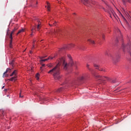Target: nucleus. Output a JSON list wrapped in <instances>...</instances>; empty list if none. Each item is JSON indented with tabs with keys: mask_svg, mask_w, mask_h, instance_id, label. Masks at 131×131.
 Instances as JSON below:
<instances>
[{
	"mask_svg": "<svg viewBox=\"0 0 131 131\" xmlns=\"http://www.w3.org/2000/svg\"><path fill=\"white\" fill-rule=\"evenodd\" d=\"M61 66L64 70H67L69 65L66 62L65 57L59 58L57 61L56 66L48 72L49 74H53L55 80H60L62 77V75L60 74V66Z\"/></svg>",
	"mask_w": 131,
	"mask_h": 131,
	"instance_id": "nucleus-1",
	"label": "nucleus"
},
{
	"mask_svg": "<svg viewBox=\"0 0 131 131\" xmlns=\"http://www.w3.org/2000/svg\"><path fill=\"white\" fill-rule=\"evenodd\" d=\"M93 76L95 78H96V79L99 80L100 83H102V84H105L107 80L108 81H110V82H112V83H116V79H111L107 77H102L99 75H97L95 74H93Z\"/></svg>",
	"mask_w": 131,
	"mask_h": 131,
	"instance_id": "nucleus-2",
	"label": "nucleus"
},
{
	"mask_svg": "<svg viewBox=\"0 0 131 131\" xmlns=\"http://www.w3.org/2000/svg\"><path fill=\"white\" fill-rule=\"evenodd\" d=\"M103 2L106 5L105 8L104 7H102V9L104 11V12H106L107 13H108L111 18H112V16H114V17H115V15H114V11H113V9L111 8V7L109 6V5L108 4V3H107V2L105 1H103Z\"/></svg>",
	"mask_w": 131,
	"mask_h": 131,
	"instance_id": "nucleus-3",
	"label": "nucleus"
},
{
	"mask_svg": "<svg viewBox=\"0 0 131 131\" xmlns=\"http://www.w3.org/2000/svg\"><path fill=\"white\" fill-rule=\"evenodd\" d=\"M128 48H129V49H130V48H131V42H129L128 43L127 45H125L124 43H122V49H123V52H125L126 50H127L128 53H129V55L131 56V53H130V51H129V49H128Z\"/></svg>",
	"mask_w": 131,
	"mask_h": 131,
	"instance_id": "nucleus-4",
	"label": "nucleus"
},
{
	"mask_svg": "<svg viewBox=\"0 0 131 131\" xmlns=\"http://www.w3.org/2000/svg\"><path fill=\"white\" fill-rule=\"evenodd\" d=\"M19 28L18 26H17L16 27H15L14 29L13 30V31L11 32V34L9 35V37L11 39L10 43V48H12V40L13 39V34H14V32L17 30Z\"/></svg>",
	"mask_w": 131,
	"mask_h": 131,
	"instance_id": "nucleus-5",
	"label": "nucleus"
},
{
	"mask_svg": "<svg viewBox=\"0 0 131 131\" xmlns=\"http://www.w3.org/2000/svg\"><path fill=\"white\" fill-rule=\"evenodd\" d=\"M82 4L85 5V6H88L89 4L92 3L93 5H95V2H93L92 0H81Z\"/></svg>",
	"mask_w": 131,
	"mask_h": 131,
	"instance_id": "nucleus-6",
	"label": "nucleus"
},
{
	"mask_svg": "<svg viewBox=\"0 0 131 131\" xmlns=\"http://www.w3.org/2000/svg\"><path fill=\"white\" fill-rule=\"evenodd\" d=\"M68 58L70 59L69 65L71 66H73L74 65V62H73V60H72V57H71V55H68Z\"/></svg>",
	"mask_w": 131,
	"mask_h": 131,
	"instance_id": "nucleus-7",
	"label": "nucleus"
},
{
	"mask_svg": "<svg viewBox=\"0 0 131 131\" xmlns=\"http://www.w3.org/2000/svg\"><path fill=\"white\" fill-rule=\"evenodd\" d=\"M53 59H54V57L49 56L47 59H41L40 60V64H42V62H46V61H48V60H53Z\"/></svg>",
	"mask_w": 131,
	"mask_h": 131,
	"instance_id": "nucleus-8",
	"label": "nucleus"
},
{
	"mask_svg": "<svg viewBox=\"0 0 131 131\" xmlns=\"http://www.w3.org/2000/svg\"><path fill=\"white\" fill-rule=\"evenodd\" d=\"M59 31L60 30L59 29L54 30V31H53L50 33V34H55V35H56L57 33H59Z\"/></svg>",
	"mask_w": 131,
	"mask_h": 131,
	"instance_id": "nucleus-9",
	"label": "nucleus"
},
{
	"mask_svg": "<svg viewBox=\"0 0 131 131\" xmlns=\"http://www.w3.org/2000/svg\"><path fill=\"white\" fill-rule=\"evenodd\" d=\"M10 71H11V69H10V68L7 69L6 72H4L3 74V77H6L5 75L7 74V73H8V72H10Z\"/></svg>",
	"mask_w": 131,
	"mask_h": 131,
	"instance_id": "nucleus-10",
	"label": "nucleus"
},
{
	"mask_svg": "<svg viewBox=\"0 0 131 131\" xmlns=\"http://www.w3.org/2000/svg\"><path fill=\"white\" fill-rule=\"evenodd\" d=\"M74 46H75L74 44L71 43L67 46V48H68V50H69V49L74 48Z\"/></svg>",
	"mask_w": 131,
	"mask_h": 131,
	"instance_id": "nucleus-11",
	"label": "nucleus"
},
{
	"mask_svg": "<svg viewBox=\"0 0 131 131\" xmlns=\"http://www.w3.org/2000/svg\"><path fill=\"white\" fill-rule=\"evenodd\" d=\"M37 22H38V25H37V30H39V29H40V28L41 27V26H40V22L39 21V20H37Z\"/></svg>",
	"mask_w": 131,
	"mask_h": 131,
	"instance_id": "nucleus-12",
	"label": "nucleus"
},
{
	"mask_svg": "<svg viewBox=\"0 0 131 131\" xmlns=\"http://www.w3.org/2000/svg\"><path fill=\"white\" fill-rule=\"evenodd\" d=\"M88 41H89L92 45H95V41L93 40H92L91 38L88 39Z\"/></svg>",
	"mask_w": 131,
	"mask_h": 131,
	"instance_id": "nucleus-13",
	"label": "nucleus"
},
{
	"mask_svg": "<svg viewBox=\"0 0 131 131\" xmlns=\"http://www.w3.org/2000/svg\"><path fill=\"white\" fill-rule=\"evenodd\" d=\"M99 71H103V72H107V70H106V69L102 68L101 67H99V68H98V70Z\"/></svg>",
	"mask_w": 131,
	"mask_h": 131,
	"instance_id": "nucleus-14",
	"label": "nucleus"
},
{
	"mask_svg": "<svg viewBox=\"0 0 131 131\" xmlns=\"http://www.w3.org/2000/svg\"><path fill=\"white\" fill-rule=\"evenodd\" d=\"M86 68L89 70V71H91V72H93V70L90 68V65L89 64H87L86 66Z\"/></svg>",
	"mask_w": 131,
	"mask_h": 131,
	"instance_id": "nucleus-15",
	"label": "nucleus"
},
{
	"mask_svg": "<svg viewBox=\"0 0 131 131\" xmlns=\"http://www.w3.org/2000/svg\"><path fill=\"white\" fill-rule=\"evenodd\" d=\"M16 79H17V77L16 76H14V77H13L12 78H11L9 80L10 81H14V80H16Z\"/></svg>",
	"mask_w": 131,
	"mask_h": 131,
	"instance_id": "nucleus-16",
	"label": "nucleus"
},
{
	"mask_svg": "<svg viewBox=\"0 0 131 131\" xmlns=\"http://www.w3.org/2000/svg\"><path fill=\"white\" fill-rule=\"evenodd\" d=\"M94 67L96 68V69H99L100 68V66L99 64H97L96 63H94Z\"/></svg>",
	"mask_w": 131,
	"mask_h": 131,
	"instance_id": "nucleus-17",
	"label": "nucleus"
},
{
	"mask_svg": "<svg viewBox=\"0 0 131 131\" xmlns=\"http://www.w3.org/2000/svg\"><path fill=\"white\" fill-rule=\"evenodd\" d=\"M13 75H17V70H15L10 75V76H13Z\"/></svg>",
	"mask_w": 131,
	"mask_h": 131,
	"instance_id": "nucleus-18",
	"label": "nucleus"
},
{
	"mask_svg": "<svg viewBox=\"0 0 131 131\" xmlns=\"http://www.w3.org/2000/svg\"><path fill=\"white\" fill-rule=\"evenodd\" d=\"M63 90H64V88H60L59 89H58L57 90V93H61V92H62V91H63Z\"/></svg>",
	"mask_w": 131,
	"mask_h": 131,
	"instance_id": "nucleus-19",
	"label": "nucleus"
},
{
	"mask_svg": "<svg viewBox=\"0 0 131 131\" xmlns=\"http://www.w3.org/2000/svg\"><path fill=\"white\" fill-rule=\"evenodd\" d=\"M22 32H24V29H21V30H20L19 31H18V33H17V34H19V33H21Z\"/></svg>",
	"mask_w": 131,
	"mask_h": 131,
	"instance_id": "nucleus-20",
	"label": "nucleus"
},
{
	"mask_svg": "<svg viewBox=\"0 0 131 131\" xmlns=\"http://www.w3.org/2000/svg\"><path fill=\"white\" fill-rule=\"evenodd\" d=\"M85 75L82 76L80 77V80H83L85 78Z\"/></svg>",
	"mask_w": 131,
	"mask_h": 131,
	"instance_id": "nucleus-21",
	"label": "nucleus"
},
{
	"mask_svg": "<svg viewBox=\"0 0 131 131\" xmlns=\"http://www.w3.org/2000/svg\"><path fill=\"white\" fill-rule=\"evenodd\" d=\"M123 1V3H124V4H125V2H127L128 3H130L131 2V0H122Z\"/></svg>",
	"mask_w": 131,
	"mask_h": 131,
	"instance_id": "nucleus-22",
	"label": "nucleus"
},
{
	"mask_svg": "<svg viewBox=\"0 0 131 131\" xmlns=\"http://www.w3.org/2000/svg\"><path fill=\"white\" fill-rule=\"evenodd\" d=\"M39 73H37L36 75V79H37V80H38V79H39Z\"/></svg>",
	"mask_w": 131,
	"mask_h": 131,
	"instance_id": "nucleus-23",
	"label": "nucleus"
},
{
	"mask_svg": "<svg viewBox=\"0 0 131 131\" xmlns=\"http://www.w3.org/2000/svg\"><path fill=\"white\" fill-rule=\"evenodd\" d=\"M120 58V55H118L116 57V61L115 62H118V59Z\"/></svg>",
	"mask_w": 131,
	"mask_h": 131,
	"instance_id": "nucleus-24",
	"label": "nucleus"
},
{
	"mask_svg": "<svg viewBox=\"0 0 131 131\" xmlns=\"http://www.w3.org/2000/svg\"><path fill=\"white\" fill-rule=\"evenodd\" d=\"M33 30H35V28H33L31 30L32 31V33L31 34V35H32L33 33L34 32V31H33Z\"/></svg>",
	"mask_w": 131,
	"mask_h": 131,
	"instance_id": "nucleus-25",
	"label": "nucleus"
},
{
	"mask_svg": "<svg viewBox=\"0 0 131 131\" xmlns=\"http://www.w3.org/2000/svg\"><path fill=\"white\" fill-rule=\"evenodd\" d=\"M50 8L51 7H50V5H48V6H47V10L48 11V12H50V11H51Z\"/></svg>",
	"mask_w": 131,
	"mask_h": 131,
	"instance_id": "nucleus-26",
	"label": "nucleus"
},
{
	"mask_svg": "<svg viewBox=\"0 0 131 131\" xmlns=\"http://www.w3.org/2000/svg\"><path fill=\"white\" fill-rule=\"evenodd\" d=\"M105 56H109V52L107 51H105Z\"/></svg>",
	"mask_w": 131,
	"mask_h": 131,
	"instance_id": "nucleus-27",
	"label": "nucleus"
},
{
	"mask_svg": "<svg viewBox=\"0 0 131 131\" xmlns=\"http://www.w3.org/2000/svg\"><path fill=\"white\" fill-rule=\"evenodd\" d=\"M47 66L48 67H53V64H52L51 63H50V64H48Z\"/></svg>",
	"mask_w": 131,
	"mask_h": 131,
	"instance_id": "nucleus-28",
	"label": "nucleus"
},
{
	"mask_svg": "<svg viewBox=\"0 0 131 131\" xmlns=\"http://www.w3.org/2000/svg\"><path fill=\"white\" fill-rule=\"evenodd\" d=\"M35 40H34V41H33V48H34V45H35Z\"/></svg>",
	"mask_w": 131,
	"mask_h": 131,
	"instance_id": "nucleus-29",
	"label": "nucleus"
},
{
	"mask_svg": "<svg viewBox=\"0 0 131 131\" xmlns=\"http://www.w3.org/2000/svg\"><path fill=\"white\" fill-rule=\"evenodd\" d=\"M46 57H47V56H42V57H40V59H41V60L42 59H45V58H46Z\"/></svg>",
	"mask_w": 131,
	"mask_h": 131,
	"instance_id": "nucleus-30",
	"label": "nucleus"
},
{
	"mask_svg": "<svg viewBox=\"0 0 131 131\" xmlns=\"http://www.w3.org/2000/svg\"><path fill=\"white\" fill-rule=\"evenodd\" d=\"M103 39H105V35L104 34H102V36Z\"/></svg>",
	"mask_w": 131,
	"mask_h": 131,
	"instance_id": "nucleus-31",
	"label": "nucleus"
},
{
	"mask_svg": "<svg viewBox=\"0 0 131 131\" xmlns=\"http://www.w3.org/2000/svg\"><path fill=\"white\" fill-rule=\"evenodd\" d=\"M19 97L20 98H23V95H21V93H20Z\"/></svg>",
	"mask_w": 131,
	"mask_h": 131,
	"instance_id": "nucleus-32",
	"label": "nucleus"
},
{
	"mask_svg": "<svg viewBox=\"0 0 131 131\" xmlns=\"http://www.w3.org/2000/svg\"><path fill=\"white\" fill-rule=\"evenodd\" d=\"M47 6H48V7L49 6H50L49 5H50V3H49V2H47Z\"/></svg>",
	"mask_w": 131,
	"mask_h": 131,
	"instance_id": "nucleus-33",
	"label": "nucleus"
},
{
	"mask_svg": "<svg viewBox=\"0 0 131 131\" xmlns=\"http://www.w3.org/2000/svg\"><path fill=\"white\" fill-rule=\"evenodd\" d=\"M30 54H32V51H30Z\"/></svg>",
	"mask_w": 131,
	"mask_h": 131,
	"instance_id": "nucleus-34",
	"label": "nucleus"
},
{
	"mask_svg": "<svg viewBox=\"0 0 131 131\" xmlns=\"http://www.w3.org/2000/svg\"><path fill=\"white\" fill-rule=\"evenodd\" d=\"M4 88H5V86H3L2 88V90L4 89Z\"/></svg>",
	"mask_w": 131,
	"mask_h": 131,
	"instance_id": "nucleus-35",
	"label": "nucleus"
},
{
	"mask_svg": "<svg viewBox=\"0 0 131 131\" xmlns=\"http://www.w3.org/2000/svg\"><path fill=\"white\" fill-rule=\"evenodd\" d=\"M7 91H8V89H5V92H7Z\"/></svg>",
	"mask_w": 131,
	"mask_h": 131,
	"instance_id": "nucleus-36",
	"label": "nucleus"
},
{
	"mask_svg": "<svg viewBox=\"0 0 131 131\" xmlns=\"http://www.w3.org/2000/svg\"><path fill=\"white\" fill-rule=\"evenodd\" d=\"M42 67L45 66V64H42Z\"/></svg>",
	"mask_w": 131,
	"mask_h": 131,
	"instance_id": "nucleus-37",
	"label": "nucleus"
},
{
	"mask_svg": "<svg viewBox=\"0 0 131 131\" xmlns=\"http://www.w3.org/2000/svg\"><path fill=\"white\" fill-rule=\"evenodd\" d=\"M7 35H9V32H7Z\"/></svg>",
	"mask_w": 131,
	"mask_h": 131,
	"instance_id": "nucleus-38",
	"label": "nucleus"
},
{
	"mask_svg": "<svg viewBox=\"0 0 131 131\" xmlns=\"http://www.w3.org/2000/svg\"><path fill=\"white\" fill-rule=\"evenodd\" d=\"M2 112H3L2 114L3 115H4V111H2Z\"/></svg>",
	"mask_w": 131,
	"mask_h": 131,
	"instance_id": "nucleus-39",
	"label": "nucleus"
},
{
	"mask_svg": "<svg viewBox=\"0 0 131 131\" xmlns=\"http://www.w3.org/2000/svg\"><path fill=\"white\" fill-rule=\"evenodd\" d=\"M55 23H57L56 21H55L54 23H53V24H55Z\"/></svg>",
	"mask_w": 131,
	"mask_h": 131,
	"instance_id": "nucleus-40",
	"label": "nucleus"
},
{
	"mask_svg": "<svg viewBox=\"0 0 131 131\" xmlns=\"http://www.w3.org/2000/svg\"><path fill=\"white\" fill-rule=\"evenodd\" d=\"M49 25H50V26H52V25H50V24H49Z\"/></svg>",
	"mask_w": 131,
	"mask_h": 131,
	"instance_id": "nucleus-41",
	"label": "nucleus"
},
{
	"mask_svg": "<svg viewBox=\"0 0 131 131\" xmlns=\"http://www.w3.org/2000/svg\"><path fill=\"white\" fill-rule=\"evenodd\" d=\"M26 51V49L24 51V52H25Z\"/></svg>",
	"mask_w": 131,
	"mask_h": 131,
	"instance_id": "nucleus-42",
	"label": "nucleus"
},
{
	"mask_svg": "<svg viewBox=\"0 0 131 131\" xmlns=\"http://www.w3.org/2000/svg\"><path fill=\"white\" fill-rule=\"evenodd\" d=\"M129 61H131V59H129Z\"/></svg>",
	"mask_w": 131,
	"mask_h": 131,
	"instance_id": "nucleus-43",
	"label": "nucleus"
},
{
	"mask_svg": "<svg viewBox=\"0 0 131 131\" xmlns=\"http://www.w3.org/2000/svg\"><path fill=\"white\" fill-rule=\"evenodd\" d=\"M74 15H75V13H74Z\"/></svg>",
	"mask_w": 131,
	"mask_h": 131,
	"instance_id": "nucleus-44",
	"label": "nucleus"
},
{
	"mask_svg": "<svg viewBox=\"0 0 131 131\" xmlns=\"http://www.w3.org/2000/svg\"><path fill=\"white\" fill-rule=\"evenodd\" d=\"M130 83H131V81H130Z\"/></svg>",
	"mask_w": 131,
	"mask_h": 131,
	"instance_id": "nucleus-45",
	"label": "nucleus"
}]
</instances>
